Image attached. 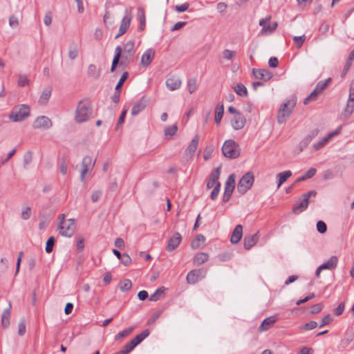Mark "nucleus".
Instances as JSON below:
<instances>
[{
	"mask_svg": "<svg viewBox=\"0 0 354 354\" xmlns=\"http://www.w3.org/2000/svg\"><path fill=\"white\" fill-rule=\"evenodd\" d=\"M235 178L236 176L234 174H232L228 176L225 183V193L232 194L235 188Z\"/></svg>",
	"mask_w": 354,
	"mask_h": 354,
	"instance_id": "obj_26",
	"label": "nucleus"
},
{
	"mask_svg": "<svg viewBox=\"0 0 354 354\" xmlns=\"http://www.w3.org/2000/svg\"><path fill=\"white\" fill-rule=\"evenodd\" d=\"M199 141V136L198 135H196L194 138L192 140L191 142L188 145L185 153L186 154H189L190 156H192L193 154L195 153Z\"/></svg>",
	"mask_w": 354,
	"mask_h": 354,
	"instance_id": "obj_31",
	"label": "nucleus"
},
{
	"mask_svg": "<svg viewBox=\"0 0 354 354\" xmlns=\"http://www.w3.org/2000/svg\"><path fill=\"white\" fill-rule=\"evenodd\" d=\"M270 18L268 17L266 19H261L259 21V25L262 26L261 32L265 34H270L272 33L277 27V24L274 22L272 25L268 24L270 22Z\"/></svg>",
	"mask_w": 354,
	"mask_h": 354,
	"instance_id": "obj_17",
	"label": "nucleus"
},
{
	"mask_svg": "<svg viewBox=\"0 0 354 354\" xmlns=\"http://www.w3.org/2000/svg\"><path fill=\"white\" fill-rule=\"evenodd\" d=\"M119 259L121 261V263L126 266H129L131 261V257L127 254H122Z\"/></svg>",
	"mask_w": 354,
	"mask_h": 354,
	"instance_id": "obj_58",
	"label": "nucleus"
},
{
	"mask_svg": "<svg viewBox=\"0 0 354 354\" xmlns=\"http://www.w3.org/2000/svg\"><path fill=\"white\" fill-rule=\"evenodd\" d=\"M134 328L132 326V327H129V328H127L120 332H119L115 337V340H120L122 338H124L127 336H128L129 334H131L132 333V331L133 330Z\"/></svg>",
	"mask_w": 354,
	"mask_h": 354,
	"instance_id": "obj_42",
	"label": "nucleus"
},
{
	"mask_svg": "<svg viewBox=\"0 0 354 354\" xmlns=\"http://www.w3.org/2000/svg\"><path fill=\"white\" fill-rule=\"evenodd\" d=\"M277 319L274 317H269L263 320L261 324L259 327L260 332L268 330L275 322Z\"/></svg>",
	"mask_w": 354,
	"mask_h": 354,
	"instance_id": "obj_30",
	"label": "nucleus"
},
{
	"mask_svg": "<svg viewBox=\"0 0 354 354\" xmlns=\"http://www.w3.org/2000/svg\"><path fill=\"white\" fill-rule=\"evenodd\" d=\"M17 84H18V86H26L28 85L29 80L28 79V77L26 75H20L19 76V80H18Z\"/></svg>",
	"mask_w": 354,
	"mask_h": 354,
	"instance_id": "obj_54",
	"label": "nucleus"
},
{
	"mask_svg": "<svg viewBox=\"0 0 354 354\" xmlns=\"http://www.w3.org/2000/svg\"><path fill=\"white\" fill-rule=\"evenodd\" d=\"M187 88L190 93H193L196 90V80L195 78H192L188 80Z\"/></svg>",
	"mask_w": 354,
	"mask_h": 354,
	"instance_id": "obj_49",
	"label": "nucleus"
},
{
	"mask_svg": "<svg viewBox=\"0 0 354 354\" xmlns=\"http://www.w3.org/2000/svg\"><path fill=\"white\" fill-rule=\"evenodd\" d=\"M128 76H129L128 72H124L122 73L118 84L115 86V91H120L122 84L126 81V80L128 78Z\"/></svg>",
	"mask_w": 354,
	"mask_h": 354,
	"instance_id": "obj_48",
	"label": "nucleus"
},
{
	"mask_svg": "<svg viewBox=\"0 0 354 354\" xmlns=\"http://www.w3.org/2000/svg\"><path fill=\"white\" fill-rule=\"evenodd\" d=\"M252 74H253L254 78L258 79V80H261L263 81H268L272 77V73L270 72L268 69H265V68H261V69L253 68Z\"/></svg>",
	"mask_w": 354,
	"mask_h": 354,
	"instance_id": "obj_16",
	"label": "nucleus"
},
{
	"mask_svg": "<svg viewBox=\"0 0 354 354\" xmlns=\"http://www.w3.org/2000/svg\"><path fill=\"white\" fill-rule=\"evenodd\" d=\"M213 188L214 189L212 191L211 194H210V198L212 200H215L219 194L220 188H221V183H218L216 184V187H214Z\"/></svg>",
	"mask_w": 354,
	"mask_h": 354,
	"instance_id": "obj_53",
	"label": "nucleus"
},
{
	"mask_svg": "<svg viewBox=\"0 0 354 354\" xmlns=\"http://www.w3.org/2000/svg\"><path fill=\"white\" fill-rule=\"evenodd\" d=\"M317 230L321 234L325 233L327 230L326 224L322 221H319L317 223Z\"/></svg>",
	"mask_w": 354,
	"mask_h": 354,
	"instance_id": "obj_52",
	"label": "nucleus"
},
{
	"mask_svg": "<svg viewBox=\"0 0 354 354\" xmlns=\"http://www.w3.org/2000/svg\"><path fill=\"white\" fill-rule=\"evenodd\" d=\"M50 95H51V91L50 89H45L42 92V93L39 97V102L41 104L46 103L48 101V100L50 97Z\"/></svg>",
	"mask_w": 354,
	"mask_h": 354,
	"instance_id": "obj_45",
	"label": "nucleus"
},
{
	"mask_svg": "<svg viewBox=\"0 0 354 354\" xmlns=\"http://www.w3.org/2000/svg\"><path fill=\"white\" fill-rule=\"evenodd\" d=\"M331 82V78L328 77L324 81H319L314 90L310 93V94L304 100V103L307 104L310 101L315 100L318 95L321 94L329 85Z\"/></svg>",
	"mask_w": 354,
	"mask_h": 354,
	"instance_id": "obj_6",
	"label": "nucleus"
},
{
	"mask_svg": "<svg viewBox=\"0 0 354 354\" xmlns=\"http://www.w3.org/2000/svg\"><path fill=\"white\" fill-rule=\"evenodd\" d=\"M31 209L30 207H26L21 212V218L24 220H28L31 215Z\"/></svg>",
	"mask_w": 354,
	"mask_h": 354,
	"instance_id": "obj_62",
	"label": "nucleus"
},
{
	"mask_svg": "<svg viewBox=\"0 0 354 354\" xmlns=\"http://www.w3.org/2000/svg\"><path fill=\"white\" fill-rule=\"evenodd\" d=\"M123 53L133 55L135 53V42L133 41H127L124 46Z\"/></svg>",
	"mask_w": 354,
	"mask_h": 354,
	"instance_id": "obj_39",
	"label": "nucleus"
},
{
	"mask_svg": "<svg viewBox=\"0 0 354 354\" xmlns=\"http://www.w3.org/2000/svg\"><path fill=\"white\" fill-rule=\"evenodd\" d=\"M292 176V172L290 170L285 171L281 173H279L277 175V178H278L277 187H280V186L285 183L288 178Z\"/></svg>",
	"mask_w": 354,
	"mask_h": 354,
	"instance_id": "obj_33",
	"label": "nucleus"
},
{
	"mask_svg": "<svg viewBox=\"0 0 354 354\" xmlns=\"http://www.w3.org/2000/svg\"><path fill=\"white\" fill-rule=\"evenodd\" d=\"M254 177L252 172H247L239 180L237 185V192L241 194H245L252 186Z\"/></svg>",
	"mask_w": 354,
	"mask_h": 354,
	"instance_id": "obj_5",
	"label": "nucleus"
},
{
	"mask_svg": "<svg viewBox=\"0 0 354 354\" xmlns=\"http://www.w3.org/2000/svg\"><path fill=\"white\" fill-rule=\"evenodd\" d=\"M178 131V127L176 124L168 126L165 129V136L166 137H171L174 136Z\"/></svg>",
	"mask_w": 354,
	"mask_h": 354,
	"instance_id": "obj_43",
	"label": "nucleus"
},
{
	"mask_svg": "<svg viewBox=\"0 0 354 354\" xmlns=\"http://www.w3.org/2000/svg\"><path fill=\"white\" fill-rule=\"evenodd\" d=\"M32 153L30 151H28L27 153H26L23 158L24 167H26V166L28 165L32 162Z\"/></svg>",
	"mask_w": 354,
	"mask_h": 354,
	"instance_id": "obj_55",
	"label": "nucleus"
},
{
	"mask_svg": "<svg viewBox=\"0 0 354 354\" xmlns=\"http://www.w3.org/2000/svg\"><path fill=\"white\" fill-rule=\"evenodd\" d=\"M100 70L97 69L96 66L94 64H90L88 67V75L93 77L94 79H98L100 76Z\"/></svg>",
	"mask_w": 354,
	"mask_h": 354,
	"instance_id": "obj_37",
	"label": "nucleus"
},
{
	"mask_svg": "<svg viewBox=\"0 0 354 354\" xmlns=\"http://www.w3.org/2000/svg\"><path fill=\"white\" fill-rule=\"evenodd\" d=\"M317 194L314 190L310 191L303 195V198L299 200L296 205L292 207V212L299 214L306 210L308 206L309 199L311 196H315Z\"/></svg>",
	"mask_w": 354,
	"mask_h": 354,
	"instance_id": "obj_7",
	"label": "nucleus"
},
{
	"mask_svg": "<svg viewBox=\"0 0 354 354\" xmlns=\"http://www.w3.org/2000/svg\"><path fill=\"white\" fill-rule=\"evenodd\" d=\"M78 55V50L75 45L71 46L68 51V57L71 59H75Z\"/></svg>",
	"mask_w": 354,
	"mask_h": 354,
	"instance_id": "obj_51",
	"label": "nucleus"
},
{
	"mask_svg": "<svg viewBox=\"0 0 354 354\" xmlns=\"http://www.w3.org/2000/svg\"><path fill=\"white\" fill-rule=\"evenodd\" d=\"M138 18L140 20V27L139 29L140 30H143L145 28L146 25V18H145V11L142 8L138 9Z\"/></svg>",
	"mask_w": 354,
	"mask_h": 354,
	"instance_id": "obj_40",
	"label": "nucleus"
},
{
	"mask_svg": "<svg viewBox=\"0 0 354 354\" xmlns=\"http://www.w3.org/2000/svg\"><path fill=\"white\" fill-rule=\"evenodd\" d=\"M189 8V3H185L181 5H178L175 6V10L178 12H183L186 11Z\"/></svg>",
	"mask_w": 354,
	"mask_h": 354,
	"instance_id": "obj_63",
	"label": "nucleus"
},
{
	"mask_svg": "<svg viewBox=\"0 0 354 354\" xmlns=\"http://www.w3.org/2000/svg\"><path fill=\"white\" fill-rule=\"evenodd\" d=\"M329 140L330 139L328 138V136H326L323 139H322V140H320L319 142L314 143L313 147H314L315 150H319L321 148H322L329 141Z\"/></svg>",
	"mask_w": 354,
	"mask_h": 354,
	"instance_id": "obj_50",
	"label": "nucleus"
},
{
	"mask_svg": "<svg viewBox=\"0 0 354 354\" xmlns=\"http://www.w3.org/2000/svg\"><path fill=\"white\" fill-rule=\"evenodd\" d=\"M182 241V236L179 232L174 233L169 239L166 249L169 252L176 250Z\"/></svg>",
	"mask_w": 354,
	"mask_h": 354,
	"instance_id": "obj_14",
	"label": "nucleus"
},
{
	"mask_svg": "<svg viewBox=\"0 0 354 354\" xmlns=\"http://www.w3.org/2000/svg\"><path fill=\"white\" fill-rule=\"evenodd\" d=\"M313 352L314 351L312 348L304 346L299 350L297 354H313Z\"/></svg>",
	"mask_w": 354,
	"mask_h": 354,
	"instance_id": "obj_64",
	"label": "nucleus"
},
{
	"mask_svg": "<svg viewBox=\"0 0 354 354\" xmlns=\"http://www.w3.org/2000/svg\"><path fill=\"white\" fill-rule=\"evenodd\" d=\"M132 286V283L131 280L129 279H124L121 281L119 283L120 290L122 292H126L131 289Z\"/></svg>",
	"mask_w": 354,
	"mask_h": 354,
	"instance_id": "obj_41",
	"label": "nucleus"
},
{
	"mask_svg": "<svg viewBox=\"0 0 354 354\" xmlns=\"http://www.w3.org/2000/svg\"><path fill=\"white\" fill-rule=\"evenodd\" d=\"M318 129H314L300 142L299 147L300 151H303L319 133Z\"/></svg>",
	"mask_w": 354,
	"mask_h": 354,
	"instance_id": "obj_18",
	"label": "nucleus"
},
{
	"mask_svg": "<svg viewBox=\"0 0 354 354\" xmlns=\"http://www.w3.org/2000/svg\"><path fill=\"white\" fill-rule=\"evenodd\" d=\"M318 326V324L315 321H310L302 326V328L306 330H313Z\"/></svg>",
	"mask_w": 354,
	"mask_h": 354,
	"instance_id": "obj_56",
	"label": "nucleus"
},
{
	"mask_svg": "<svg viewBox=\"0 0 354 354\" xmlns=\"http://www.w3.org/2000/svg\"><path fill=\"white\" fill-rule=\"evenodd\" d=\"M123 52V49L120 46H118L115 49V55L112 61V64L111 67V72H113L118 64L120 62V59L122 56V53Z\"/></svg>",
	"mask_w": 354,
	"mask_h": 354,
	"instance_id": "obj_29",
	"label": "nucleus"
},
{
	"mask_svg": "<svg viewBox=\"0 0 354 354\" xmlns=\"http://www.w3.org/2000/svg\"><path fill=\"white\" fill-rule=\"evenodd\" d=\"M55 239L53 236H50L46 241L45 250L47 253H50L53 250V246L55 245Z\"/></svg>",
	"mask_w": 354,
	"mask_h": 354,
	"instance_id": "obj_47",
	"label": "nucleus"
},
{
	"mask_svg": "<svg viewBox=\"0 0 354 354\" xmlns=\"http://www.w3.org/2000/svg\"><path fill=\"white\" fill-rule=\"evenodd\" d=\"M224 107L223 104H218L215 109L214 120L216 124H218L223 118Z\"/></svg>",
	"mask_w": 354,
	"mask_h": 354,
	"instance_id": "obj_36",
	"label": "nucleus"
},
{
	"mask_svg": "<svg viewBox=\"0 0 354 354\" xmlns=\"http://www.w3.org/2000/svg\"><path fill=\"white\" fill-rule=\"evenodd\" d=\"M165 290V287L158 288L152 295H150L149 300L153 301L159 300L162 297Z\"/></svg>",
	"mask_w": 354,
	"mask_h": 354,
	"instance_id": "obj_38",
	"label": "nucleus"
},
{
	"mask_svg": "<svg viewBox=\"0 0 354 354\" xmlns=\"http://www.w3.org/2000/svg\"><path fill=\"white\" fill-rule=\"evenodd\" d=\"M221 174V167H216L214 170L212 171L209 179L207 183V188L211 189L212 187H216L218 181Z\"/></svg>",
	"mask_w": 354,
	"mask_h": 354,
	"instance_id": "obj_15",
	"label": "nucleus"
},
{
	"mask_svg": "<svg viewBox=\"0 0 354 354\" xmlns=\"http://www.w3.org/2000/svg\"><path fill=\"white\" fill-rule=\"evenodd\" d=\"M93 113L92 106L88 100H80L77 106L75 120L82 123L89 120Z\"/></svg>",
	"mask_w": 354,
	"mask_h": 354,
	"instance_id": "obj_1",
	"label": "nucleus"
},
{
	"mask_svg": "<svg viewBox=\"0 0 354 354\" xmlns=\"http://www.w3.org/2000/svg\"><path fill=\"white\" fill-rule=\"evenodd\" d=\"M332 319H333L330 315H326L322 319L321 324H319V327L322 328L326 325L329 324L330 323V322L332 321Z\"/></svg>",
	"mask_w": 354,
	"mask_h": 354,
	"instance_id": "obj_61",
	"label": "nucleus"
},
{
	"mask_svg": "<svg viewBox=\"0 0 354 354\" xmlns=\"http://www.w3.org/2000/svg\"><path fill=\"white\" fill-rule=\"evenodd\" d=\"M9 25L11 28H16L19 26V19L15 15H12L9 18Z\"/></svg>",
	"mask_w": 354,
	"mask_h": 354,
	"instance_id": "obj_59",
	"label": "nucleus"
},
{
	"mask_svg": "<svg viewBox=\"0 0 354 354\" xmlns=\"http://www.w3.org/2000/svg\"><path fill=\"white\" fill-rule=\"evenodd\" d=\"M147 105V99L145 98L144 97H142L133 106L131 111V115L133 116L138 115L141 111H142L146 108Z\"/></svg>",
	"mask_w": 354,
	"mask_h": 354,
	"instance_id": "obj_19",
	"label": "nucleus"
},
{
	"mask_svg": "<svg viewBox=\"0 0 354 354\" xmlns=\"http://www.w3.org/2000/svg\"><path fill=\"white\" fill-rule=\"evenodd\" d=\"M208 259V254L205 252H200L195 255L194 258V263L195 265L199 266L207 261Z\"/></svg>",
	"mask_w": 354,
	"mask_h": 354,
	"instance_id": "obj_32",
	"label": "nucleus"
},
{
	"mask_svg": "<svg viewBox=\"0 0 354 354\" xmlns=\"http://www.w3.org/2000/svg\"><path fill=\"white\" fill-rule=\"evenodd\" d=\"M306 40V36L304 35L301 36H295L293 41L297 48H300L304 44Z\"/></svg>",
	"mask_w": 354,
	"mask_h": 354,
	"instance_id": "obj_46",
	"label": "nucleus"
},
{
	"mask_svg": "<svg viewBox=\"0 0 354 354\" xmlns=\"http://www.w3.org/2000/svg\"><path fill=\"white\" fill-rule=\"evenodd\" d=\"M155 52L152 48H148L142 55L140 64L144 67H147L151 63Z\"/></svg>",
	"mask_w": 354,
	"mask_h": 354,
	"instance_id": "obj_20",
	"label": "nucleus"
},
{
	"mask_svg": "<svg viewBox=\"0 0 354 354\" xmlns=\"http://www.w3.org/2000/svg\"><path fill=\"white\" fill-rule=\"evenodd\" d=\"M95 165V162H93L91 156H85L82 161V171L80 174V180L82 182H84L86 174L91 171Z\"/></svg>",
	"mask_w": 354,
	"mask_h": 354,
	"instance_id": "obj_11",
	"label": "nucleus"
},
{
	"mask_svg": "<svg viewBox=\"0 0 354 354\" xmlns=\"http://www.w3.org/2000/svg\"><path fill=\"white\" fill-rule=\"evenodd\" d=\"M26 333V324L25 321L21 320L18 324V334L20 336H23Z\"/></svg>",
	"mask_w": 354,
	"mask_h": 354,
	"instance_id": "obj_60",
	"label": "nucleus"
},
{
	"mask_svg": "<svg viewBox=\"0 0 354 354\" xmlns=\"http://www.w3.org/2000/svg\"><path fill=\"white\" fill-rule=\"evenodd\" d=\"M52 126V121L45 115L37 117L32 124L34 129H50Z\"/></svg>",
	"mask_w": 354,
	"mask_h": 354,
	"instance_id": "obj_12",
	"label": "nucleus"
},
{
	"mask_svg": "<svg viewBox=\"0 0 354 354\" xmlns=\"http://www.w3.org/2000/svg\"><path fill=\"white\" fill-rule=\"evenodd\" d=\"M246 120L245 117L239 113L234 116L232 120V126L235 130H239L243 128L245 124Z\"/></svg>",
	"mask_w": 354,
	"mask_h": 354,
	"instance_id": "obj_21",
	"label": "nucleus"
},
{
	"mask_svg": "<svg viewBox=\"0 0 354 354\" xmlns=\"http://www.w3.org/2000/svg\"><path fill=\"white\" fill-rule=\"evenodd\" d=\"M59 234L63 236L71 237L75 231V220L69 218L64 223H59L58 225Z\"/></svg>",
	"mask_w": 354,
	"mask_h": 354,
	"instance_id": "obj_8",
	"label": "nucleus"
},
{
	"mask_svg": "<svg viewBox=\"0 0 354 354\" xmlns=\"http://www.w3.org/2000/svg\"><path fill=\"white\" fill-rule=\"evenodd\" d=\"M259 240L258 232L244 237V248L246 250H250L254 246Z\"/></svg>",
	"mask_w": 354,
	"mask_h": 354,
	"instance_id": "obj_27",
	"label": "nucleus"
},
{
	"mask_svg": "<svg viewBox=\"0 0 354 354\" xmlns=\"http://www.w3.org/2000/svg\"><path fill=\"white\" fill-rule=\"evenodd\" d=\"M30 115V108L26 104L15 106L8 115L10 120L18 122L24 121Z\"/></svg>",
	"mask_w": 354,
	"mask_h": 354,
	"instance_id": "obj_3",
	"label": "nucleus"
},
{
	"mask_svg": "<svg viewBox=\"0 0 354 354\" xmlns=\"http://www.w3.org/2000/svg\"><path fill=\"white\" fill-rule=\"evenodd\" d=\"M125 12L127 15L122 19V21H121V24H120V26L119 28V31H118V33L116 35L115 38H118L120 36L124 35L127 32V29L129 28V27L130 26L131 21L132 19V15H131V13H128L127 10H125Z\"/></svg>",
	"mask_w": 354,
	"mask_h": 354,
	"instance_id": "obj_13",
	"label": "nucleus"
},
{
	"mask_svg": "<svg viewBox=\"0 0 354 354\" xmlns=\"http://www.w3.org/2000/svg\"><path fill=\"white\" fill-rule=\"evenodd\" d=\"M205 241V237L202 234H198L191 243L192 248L194 249L200 248Z\"/></svg>",
	"mask_w": 354,
	"mask_h": 354,
	"instance_id": "obj_34",
	"label": "nucleus"
},
{
	"mask_svg": "<svg viewBox=\"0 0 354 354\" xmlns=\"http://www.w3.org/2000/svg\"><path fill=\"white\" fill-rule=\"evenodd\" d=\"M235 55V52L228 49H225L223 52V57L227 60H231Z\"/></svg>",
	"mask_w": 354,
	"mask_h": 354,
	"instance_id": "obj_57",
	"label": "nucleus"
},
{
	"mask_svg": "<svg viewBox=\"0 0 354 354\" xmlns=\"http://www.w3.org/2000/svg\"><path fill=\"white\" fill-rule=\"evenodd\" d=\"M234 92L241 97H246L248 95L247 88L241 83L237 84L233 87Z\"/></svg>",
	"mask_w": 354,
	"mask_h": 354,
	"instance_id": "obj_35",
	"label": "nucleus"
},
{
	"mask_svg": "<svg viewBox=\"0 0 354 354\" xmlns=\"http://www.w3.org/2000/svg\"><path fill=\"white\" fill-rule=\"evenodd\" d=\"M206 271L203 269L193 270L188 272L186 279L188 283L195 284L198 281L205 278Z\"/></svg>",
	"mask_w": 354,
	"mask_h": 354,
	"instance_id": "obj_10",
	"label": "nucleus"
},
{
	"mask_svg": "<svg viewBox=\"0 0 354 354\" xmlns=\"http://www.w3.org/2000/svg\"><path fill=\"white\" fill-rule=\"evenodd\" d=\"M243 236V227L241 225H237L234 229L231 238L230 242L233 244L238 243L241 239Z\"/></svg>",
	"mask_w": 354,
	"mask_h": 354,
	"instance_id": "obj_25",
	"label": "nucleus"
},
{
	"mask_svg": "<svg viewBox=\"0 0 354 354\" xmlns=\"http://www.w3.org/2000/svg\"><path fill=\"white\" fill-rule=\"evenodd\" d=\"M166 85L170 91H175L180 88L181 85V80L178 77L171 75L167 79Z\"/></svg>",
	"mask_w": 354,
	"mask_h": 354,
	"instance_id": "obj_23",
	"label": "nucleus"
},
{
	"mask_svg": "<svg viewBox=\"0 0 354 354\" xmlns=\"http://www.w3.org/2000/svg\"><path fill=\"white\" fill-rule=\"evenodd\" d=\"M133 55H130L127 53H123V55L121 56V61L120 62V65H122L124 66H127L129 63H131L133 61Z\"/></svg>",
	"mask_w": 354,
	"mask_h": 354,
	"instance_id": "obj_44",
	"label": "nucleus"
},
{
	"mask_svg": "<svg viewBox=\"0 0 354 354\" xmlns=\"http://www.w3.org/2000/svg\"><path fill=\"white\" fill-rule=\"evenodd\" d=\"M11 302L9 301L8 307L3 310L1 315V324L4 328H6L10 325V319L11 316Z\"/></svg>",
	"mask_w": 354,
	"mask_h": 354,
	"instance_id": "obj_24",
	"label": "nucleus"
},
{
	"mask_svg": "<svg viewBox=\"0 0 354 354\" xmlns=\"http://www.w3.org/2000/svg\"><path fill=\"white\" fill-rule=\"evenodd\" d=\"M338 263V259L336 256H332L328 260L325 261L324 263L320 265L319 266L322 270H332L335 269Z\"/></svg>",
	"mask_w": 354,
	"mask_h": 354,
	"instance_id": "obj_28",
	"label": "nucleus"
},
{
	"mask_svg": "<svg viewBox=\"0 0 354 354\" xmlns=\"http://www.w3.org/2000/svg\"><path fill=\"white\" fill-rule=\"evenodd\" d=\"M297 104V99L292 97L284 102L278 111L277 122L279 124L285 123L290 118Z\"/></svg>",
	"mask_w": 354,
	"mask_h": 354,
	"instance_id": "obj_2",
	"label": "nucleus"
},
{
	"mask_svg": "<svg viewBox=\"0 0 354 354\" xmlns=\"http://www.w3.org/2000/svg\"><path fill=\"white\" fill-rule=\"evenodd\" d=\"M354 111V80L350 86V93L346 106L344 110L343 116L345 118H349Z\"/></svg>",
	"mask_w": 354,
	"mask_h": 354,
	"instance_id": "obj_9",
	"label": "nucleus"
},
{
	"mask_svg": "<svg viewBox=\"0 0 354 354\" xmlns=\"http://www.w3.org/2000/svg\"><path fill=\"white\" fill-rule=\"evenodd\" d=\"M222 153L226 158L234 159L240 155V148L236 142L233 140H226L222 147Z\"/></svg>",
	"mask_w": 354,
	"mask_h": 354,
	"instance_id": "obj_4",
	"label": "nucleus"
},
{
	"mask_svg": "<svg viewBox=\"0 0 354 354\" xmlns=\"http://www.w3.org/2000/svg\"><path fill=\"white\" fill-rule=\"evenodd\" d=\"M149 330L145 329L141 333L136 335L133 339H131L129 343L131 346L130 348H132L134 349L136 346H137L139 344H140L146 337L149 335Z\"/></svg>",
	"mask_w": 354,
	"mask_h": 354,
	"instance_id": "obj_22",
	"label": "nucleus"
}]
</instances>
